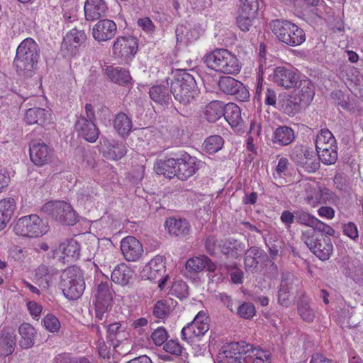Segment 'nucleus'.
Wrapping results in <instances>:
<instances>
[{
    "label": "nucleus",
    "mask_w": 363,
    "mask_h": 363,
    "mask_svg": "<svg viewBox=\"0 0 363 363\" xmlns=\"http://www.w3.org/2000/svg\"><path fill=\"white\" fill-rule=\"evenodd\" d=\"M129 333L127 330L125 323H113L110 324L107 329V338L114 348L119 346V344L127 340Z\"/></svg>",
    "instance_id": "obj_29"
},
{
    "label": "nucleus",
    "mask_w": 363,
    "mask_h": 363,
    "mask_svg": "<svg viewBox=\"0 0 363 363\" xmlns=\"http://www.w3.org/2000/svg\"><path fill=\"white\" fill-rule=\"evenodd\" d=\"M171 91L179 102L189 104L197 94L196 83L194 77L186 72H181L171 84Z\"/></svg>",
    "instance_id": "obj_8"
},
{
    "label": "nucleus",
    "mask_w": 363,
    "mask_h": 363,
    "mask_svg": "<svg viewBox=\"0 0 363 363\" xmlns=\"http://www.w3.org/2000/svg\"><path fill=\"white\" fill-rule=\"evenodd\" d=\"M24 120L28 125H39L43 126L50 123L51 113L49 111L42 108H30L25 113Z\"/></svg>",
    "instance_id": "obj_28"
},
{
    "label": "nucleus",
    "mask_w": 363,
    "mask_h": 363,
    "mask_svg": "<svg viewBox=\"0 0 363 363\" xmlns=\"http://www.w3.org/2000/svg\"><path fill=\"white\" fill-rule=\"evenodd\" d=\"M226 121L232 126L237 127L242 121L240 107L235 104L230 103L224 108L223 116Z\"/></svg>",
    "instance_id": "obj_43"
},
{
    "label": "nucleus",
    "mask_w": 363,
    "mask_h": 363,
    "mask_svg": "<svg viewBox=\"0 0 363 363\" xmlns=\"http://www.w3.org/2000/svg\"><path fill=\"white\" fill-rule=\"evenodd\" d=\"M272 31L282 43L298 46L306 40L303 30L296 24L285 20H275L270 23Z\"/></svg>",
    "instance_id": "obj_6"
},
{
    "label": "nucleus",
    "mask_w": 363,
    "mask_h": 363,
    "mask_svg": "<svg viewBox=\"0 0 363 363\" xmlns=\"http://www.w3.org/2000/svg\"><path fill=\"white\" fill-rule=\"evenodd\" d=\"M169 292L180 299L186 298L189 294L188 286L184 281H176L172 285Z\"/></svg>",
    "instance_id": "obj_53"
},
{
    "label": "nucleus",
    "mask_w": 363,
    "mask_h": 363,
    "mask_svg": "<svg viewBox=\"0 0 363 363\" xmlns=\"http://www.w3.org/2000/svg\"><path fill=\"white\" fill-rule=\"evenodd\" d=\"M100 143L104 156L108 160H120L126 153V147L123 143L103 138Z\"/></svg>",
    "instance_id": "obj_24"
},
{
    "label": "nucleus",
    "mask_w": 363,
    "mask_h": 363,
    "mask_svg": "<svg viewBox=\"0 0 363 363\" xmlns=\"http://www.w3.org/2000/svg\"><path fill=\"white\" fill-rule=\"evenodd\" d=\"M43 325L50 333H57L61 327L58 318L53 314H47L43 319Z\"/></svg>",
    "instance_id": "obj_52"
},
{
    "label": "nucleus",
    "mask_w": 363,
    "mask_h": 363,
    "mask_svg": "<svg viewBox=\"0 0 363 363\" xmlns=\"http://www.w3.org/2000/svg\"><path fill=\"white\" fill-rule=\"evenodd\" d=\"M113 126L119 135H125L132 130V121L126 114L120 113L115 118Z\"/></svg>",
    "instance_id": "obj_47"
},
{
    "label": "nucleus",
    "mask_w": 363,
    "mask_h": 363,
    "mask_svg": "<svg viewBox=\"0 0 363 363\" xmlns=\"http://www.w3.org/2000/svg\"><path fill=\"white\" fill-rule=\"evenodd\" d=\"M177 177L181 180H186L194 175L198 169L196 159L184 153L177 158Z\"/></svg>",
    "instance_id": "obj_25"
},
{
    "label": "nucleus",
    "mask_w": 363,
    "mask_h": 363,
    "mask_svg": "<svg viewBox=\"0 0 363 363\" xmlns=\"http://www.w3.org/2000/svg\"><path fill=\"white\" fill-rule=\"evenodd\" d=\"M163 348L167 352L177 356L181 355L183 350V347L179 342L173 340L167 342Z\"/></svg>",
    "instance_id": "obj_63"
},
{
    "label": "nucleus",
    "mask_w": 363,
    "mask_h": 363,
    "mask_svg": "<svg viewBox=\"0 0 363 363\" xmlns=\"http://www.w3.org/2000/svg\"><path fill=\"white\" fill-rule=\"evenodd\" d=\"M298 83V86L294 91L293 94L297 96L304 106H307L313 99L315 95L314 86L309 79H299Z\"/></svg>",
    "instance_id": "obj_31"
},
{
    "label": "nucleus",
    "mask_w": 363,
    "mask_h": 363,
    "mask_svg": "<svg viewBox=\"0 0 363 363\" xmlns=\"http://www.w3.org/2000/svg\"><path fill=\"white\" fill-rule=\"evenodd\" d=\"M177 159L169 158L165 160H160L155 166V172L158 174H163L167 177H177Z\"/></svg>",
    "instance_id": "obj_42"
},
{
    "label": "nucleus",
    "mask_w": 363,
    "mask_h": 363,
    "mask_svg": "<svg viewBox=\"0 0 363 363\" xmlns=\"http://www.w3.org/2000/svg\"><path fill=\"white\" fill-rule=\"evenodd\" d=\"M56 274L55 269L45 265L40 266L36 271V277L40 287L48 288Z\"/></svg>",
    "instance_id": "obj_46"
},
{
    "label": "nucleus",
    "mask_w": 363,
    "mask_h": 363,
    "mask_svg": "<svg viewBox=\"0 0 363 363\" xmlns=\"http://www.w3.org/2000/svg\"><path fill=\"white\" fill-rule=\"evenodd\" d=\"M220 89L226 94L235 95L241 101L247 100L250 94L243 84L231 77H222L218 81Z\"/></svg>",
    "instance_id": "obj_15"
},
{
    "label": "nucleus",
    "mask_w": 363,
    "mask_h": 363,
    "mask_svg": "<svg viewBox=\"0 0 363 363\" xmlns=\"http://www.w3.org/2000/svg\"><path fill=\"white\" fill-rule=\"evenodd\" d=\"M294 190L298 196L303 199L306 204L313 208L320 204L326 203L332 199V192L320 187L316 182L302 180L295 186Z\"/></svg>",
    "instance_id": "obj_4"
},
{
    "label": "nucleus",
    "mask_w": 363,
    "mask_h": 363,
    "mask_svg": "<svg viewBox=\"0 0 363 363\" xmlns=\"http://www.w3.org/2000/svg\"><path fill=\"white\" fill-rule=\"evenodd\" d=\"M169 307L164 301H159L156 303L153 314L158 318H164L169 313Z\"/></svg>",
    "instance_id": "obj_59"
},
{
    "label": "nucleus",
    "mask_w": 363,
    "mask_h": 363,
    "mask_svg": "<svg viewBox=\"0 0 363 363\" xmlns=\"http://www.w3.org/2000/svg\"><path fill=\"white\" fill-rule=\"evenodd\" d=\"M245 250V244L235 240H227L221 247V252L223 254L234 259L241 257Z\"/></svg>",
    "instance_id": "obj_40"
},
{
    "label": "nucleus",
    "mask_w": 363,
    "mask_h": 363,
    "mask_svg": "<svg viewBox=\"0 0 363 363\" xmlns=\"http://www.w3.org/2000/svg\"><path fill=\"white\" fill-rule=\"evenodd\" d=\"M121 250L125 260L136 262L144 252L142 243L133 236H126L121 241Z\"/></svg>",
    "instance_id": "obj_16"
},
{
    "label": "nucleus",
    "mask_w": 363,
    "mask_h": 363,
    "mask_svg": "<svg viewBox=\"0 0 363 363\" xmlns=\"http://www.w3.org/2000/svg\"><path fill=\"white\" fill-rule=\"evenodd\" d=\"M218 359L220 363H271L268 352L243 341L223 345Z\"/></svg>",
    "instance_id": "obj_1"
},
{
    "label": "nucleus",
    "mask_w": 363,
    "mask_h": 363,
    "mask_svg": "<svg viewBox=\"0 0 363 363\" xmlns=\"http://www.w3.org/2000/svg\"><path fill=\"white\" fill-rule=\"evenodd\" d=\"M208 319L205 312H199L194 320L182 330V338L190 342L199 339L209 329Z\"/></svg>",
    "instance_id": "obj_14"
},
{
    "label": "nucleus",
    "mask_w": 363,
    "mask_h": 363,
    "mask_svg": "<svg viewBox=\"0 0 363 363\" xmlns=\"http://www.w3.org/2000/svg\"><path fill=\"white\" fill-rule=\"evenodd\" d=\"M292 158L301 167L308 172H315L319 169L320 162L316 155L310 150H300L293 153Z\"/></svg>",
    "instance_id": "obj_22"
},
{
    "label": "nucleus",
    "mask_w": 363,
    "mask_h": 363,
    "mask_svg": "<svg viewBox=\"0 0 363 363\" xmlns=\"http://www.w3.org/2000/svg\"><path fill=\"white\" fill-rule=\"evenodd\" d=\"M15 330L11 327H4L0 337V348L4 355H9L14 351L16 346Z\"/></svg>",
    "instance_id": "obj_32"
},
{
    "label": "nucleus",
    "mask_w": 363,
    "mask_h": 363,
    "mask_svg": "<svg viewBox=\"0 0 363 363\" xmlns=\"http://www.w3.org/2000/svg\"><path fill=\"white\" fill-rule=\"evenodd\" d=\"M224 104L218 100H214L208 104L204 108V116L211 123L220 119L224 114Z\"/></svg>",
    "instance_id": "obj_41"
},
{
    "label": "nucleus",
    "mask_w": 363,
    "mask_h": 363,
    "mask_svg": "<svg viewBox=\"0 0 363 363\" xmlns=\"http://www.w3.org/2000/svg\"><path fill=\"white\" fill-rule=\"evenodd\" d=\"M335 138L330 131L327 129L321 130L315 138V149H321L325 146L329 147V145L335 144Z\"/></svg>",
    "instance_id": "obj_50"
},
{
    "label": "nucleus",
    "mask_w": 363,
    "mask_h": 363,
    "mask_svg": "<svg viewBox=\"0 0 363 363\" xmlns=\"http://www.w3.org/2000/svg\"><path fill=\"white\" fill-rule=\"evenodd\" d=\"M40 53L38 44L32 38L23 40L16 50L13 65L19 75L30 77L36 69Z\"/></svg>",
    "instance_id": "obj_2"
},
{
    "label": "nucleus",
    "mask_w": 363,
    "mask_h": 363,
    "mask_svg": "<svg viewBox=\"0 0 363 363\" xmlns=\"http://www.w3.org/2000/svg\"><path fill=\"white\" fill-rule=\"evenodd\" d=\"M30 158L37 166L48 164L52 158V150L40 140H33L30 145Z\"/></svg>",
    "instance_id": "obj_20"
},
{
    "label": "nucleus",
    "mask_w": 363,
    "mask_h": 363,
    "mask_svg": "<svg viewBox=\"0 0 363 363\" xmlns=\"http://www.w3.org/2000/svg\"><path fill=\"white\" fill-rule=\"evenodd\" d=\"M106 73L111 82L120 85H127L131 81L128 71L119 67H108Z\"/></svg>",
    "instance_id": "obj_39"
},
{
    "label": "nucleus",
    "mask_w": 363,
    "mask_h": 363,
    "mask_svg": "<svg viewBox=\"0 0 363 363\" xmlns=\"http://www.w3.org/2000/svg\"><path fill=\"white\" fill-rule=\"evenodd\" d=\"M116 31L117 26L114 21L101 19L93 26L92 36L98 42H104L112 39Z\"/></svg>",
    "instance_id": "obj_21"
},
{
    "label": "nucleus",
    "mask_w": 363,
    "mask_h": 363,
    "mask_svg": "<svg viewBox=\"0 0 363 363\" xmlns=\"http://www.w3.org/2000/svg\"><path fill=\"white\" fill-rule=\"evenodd\" d=\"M165 272L164 257L156 256L143 268L140 273L142 278L158 282V287L162 290L168 278V275L165 274Z\"/></svg>",
    "instance_id": "obj_12"
},
{
    "label": "nucleus",
    "mask_w": 363,
    "mask_h": 363,
    "mask_svg": "<svg viewBox=\"0 0 363 363\" xmlns=\"http://www.w3.org/2000/svg\"><path fill=\"white\" fill-rule=\"evenodd\" d=\"M318 158L326 165H330L335 163L337 160V144L329 145L321 149H316Z\"/></svg>",
    "instance_id": "obj_45"
},
{
    "label": "nucleus",
    "mask_w": 363,
    "mask_h": 363,
    "mask_svg": "<svg viewBox=\"0 0 363 363\" xmlns=\"http://www.w3.org/2000/svg\"><path fill=\"white\" fill-rule=\"evenodd\" d=\"M15 209L16 202L13 199L8 198L0 201V230L9 222Z\"/></svg>",
    "instance_id": "obj_37"
},
{
    "label": "nucleus",
    "mask_w": 363,
    "mask_h": 363,
    "mask_svg": "<svg viewBox=\"0 0 363 363\" xmlns=\"http://www.w3.org/2000/svg\"><path fill=\"white\" fill-rule=\"evenodd\" d=\"M150 98L157 104H166L169 101L168 90L164 86H154L150 89Z\"/></svg>",
    "instance_id": "obj_48"
},
{
    "label": "nucleus",
    "mask_w": 363,
    "mask_h": 363,
    "mask_svg": "<svg viewBox=\"0 0 363 363\" xmlns=\"http://www.w3.org/2000/svg\"><path fill=\"white\" fill-rule=\"evenodd\" d=\"M76 129L79 135L89 143L96 142L100 133L95 123L88 121L84 116L77 120Z\"/></svg>",
    "instance_id": "obj_26"
},
{
    "label": "nucleus",
    "mask_w": 363,
    "mask_h": 363,
    "mask_svg": "<svg viewBox=\"0 0 363 363\" xmlns=\"http://www.w3.org/2000/svg\"><path fill=\"white\" fill-rule=\"evenodd\" d=\"M264 254V251L257 247H252L248 249L245 252L244 260L246 269L252 271L257 268Z\"/></svg>",
    "instance_id": "obj_44"
},
{
    "label": "nucleus",
    "mask_w": 363,
    "mask_h": 363,
    "mask_svg": "<svg viewBox=\"0 0 363 363\" xmlns=\"http://www.w3.org/2000/svg\"><path fill=\"white\" fill-rule=\"evenodd\" d=\"M18 333L21 335L19 345L23 349L32 347L35 343L37 331L30 323H23L18 328Z\"/></svg>",
    "instance_id": "obj_33"
},
{
    "label": "nucleus",
    "mask_w": 363,
    "mask_h": 363,
    "mask_svg": "<svg viewBox=\"0 0 363 363\" xmlns=\"http://www.w3.org/2000/svg\"><path fill=\"white\" fill-rule=\"evenodd\" d=\"M60 287L64 296L69 300L78 299L85 289V281L82 270L77 266L65 269L61 274Z\"/></svg>",
    "instance_id": "obj_5"
},
{
    "label": "nucleus",
    "mask_w": 363,
    "mask_h": 363,
    "mask_svg": "<svg viewBox=\"0 0 363 363\" xmlns=\"http://www.w3.org/2000/svg\"><path fill=\"white\" fill-rule=\"evenodd\" d=\"M186 269L191 273H199L204 269L213 272L216 269V265L207 256L201 255L189 259L186 263Z\"/></svg>",
    "instance_id": "obj_30"
},
{
    "label": "nucleus",
    "mask_w": 363,
    "mask_h": 363,
    "mask_svg": "<svg viewBox=\"0 0 363 363\" xmlns=\"http://www.w3.org/2000/svg\"><path fill=\"white\" fill-rule=\"evenodd\" d=\"M224 141L223 139L217 135L208 137L203 143L204 149L210 154L216 153L220 150Z\"/></svg>",
    "instance_id": "obj_51"
},
{
    "label": "nucleus",
    "mask_w": 363,
    "mask_h": 363,
    "mask_svg": "<svg viewBox=\"0 0 363 363\" xmlns=\"http://www.w3.org/2000/svg\"><path fill=\"white\" fill-rule=\"evenodd\" d=\"M112 255L111 252L104 248L98 249L93 257L94 264L97 269L99 267H109L111 262Z\"/></svg>",
    "instance_id": "obj_49"
},
{
    "label": "nucleus",
    "mask_w": 363,
    "mask_h": 363,
    "mask_svg": "<svg viewBox=\"0 0 363 363\" xmlns=\"http://www.w3.org/2000/svg\"><path fill=\"white\" fill-rule=\"evenodd\" d=\"M257 0H240L241 13L256 16L258 11Z\"/></svg>",
    "instance_id": "obj_56"
},
{
    "label": "nucleus",
    "mask_w": 363,
    "mask_h": 363,
    "mask_svg": "<svg viewBox=\"0 0 363 363\" xmlns=\"http://www.w3.org/2000/svg\"><path fill=\"white\" fill-rule=\"evenodd\" d=\"M87 36L83 30L72 28L67 33L62 43V50L68 55H76L78 49L83 45Z\"/></svg>",
    "instance_id": "obj_19"
},
{
    "label": "nucleus",
    "mask_w": 363,
    "mask_h": 363,
    "mask_svg": "<svg viewBox=\"0 0 363 363\" xmlns=\"http://www.w3.org/2000/svg\"><path fill=\"white\" fill-rule=\"evenodd\" d=\"M42 210L56 220L68 225H73L77 221L76 214L72 207L65 201L48 202L44 204Z\"/></svg>",
    "instance_id": "obj_9"
},
{
    "label": "nucleus",
    "mask_w": 363,
    "mask_h": 363,
    "mask_svg": "<svg viewBox=\"0 0 363 363\" xmlns=\"http://www.w3.org/2000/svg\"><path fill=\"white\" fill-rule=\"evenodd\" d=\"M114 291L109 281H101L98 284L94 291V303L95 306L96 315L100 320H103L104 315L112 307Z\"/></svg>",
    "instance_id": "obj_11"
},
{
    "label": "nucleus",
    "mask_w": 363,
    "mask_h": 363,
    "mask_svg": "<svg viewBox=\"0 0 363 363\" xmlns=\"http://www.w3.org/2000/svg\"><path fill=\"white\" fill-rule=\"evenodd\" d=\"M345 274L356 282L361 281L363 280V267L361 266H353L351 268L347 269Z\"/></svg>",
    "instance_id": "obj_64"
},
{
    "label": "nucleus",
    "mask_w": 363,
    "mask_h": 363,
    "mask_svg": "<svg viewBox=\"0 0 363 363\" xmlns=\"http://www.w3.org/2000/svg\"><path fill=\"white\" fill-rule=\"evenodd\" d=\"M294 292L292 281L289 279L281 280L278 292V301L285 307H289L294 301Z\"/></svg>",
    "instance_id": "obj_34"
},
{
    "label": "nucleus",
    "mask_w": 363,
    "mask_h": 363,
    "mask_svg": "<svg viewBox=\"0 0 363 363\" xmlns=\"http://www.w3.org/2000/svg\"><path fill=\"white\" fill-rule=\"evenodd\" d=\"M256 16H251L250 14L242 13L238 18L237 23L240 29L242 31H248L252 26V21Z\"/></svg>",
    "instance_id": "obj_61"
},
{
    "label": "nucleus",
    "mask_w": 363,
    "mask_h": 363,
    "mask_svg": "<svg viewBox=\"0 0 363 363\" xmlns=\"http://www.w3.org/2000/svg\"><path fill=\"white\" fill-rule=\"evenodd\" d=\"M13 230L18 236L36 238L48 231V225L38 215L30 214L18 218L13 224Z\"/></svg>",
    "instance_id": "obj_7"
},
{
    "label": "nucleus",
    "mask_w": 363,
    "mask_h": 363,
    "mask_svg": "<svg viewBox=\"0 0 363 363\" xmlns=\"http://www.w3.org/2000/svg\"><path fill=\"white\" fill-rule=\"evenodd\" d=\"M294 130L286 125H281L276 128L272 135V143L279 146L289 145L294 140Z\"/></svg>",
    "instance_id": "obj_35"
},
{
    "label": "nucleus",
    "mask_w": 363,
    "mask_h": 363,
    "mask_svg": "<svg viewBox=\"0 0 363 363\" xmlns=\"http://www.w3.org/2000/svg\"><path fill=\"white\" fill-rule=\"evenodd\" d=\"M298 311L301 318L307 322H312L315 318V312L305 301H301L298 305Z\"/></svg>",
    "instance_id": "obj_55"
},
{
    "label": "nucleus",
    "mask_w": 363,
    "mask_h": 363,
    "mask_svg": "<svg viewBox=\"0 0 363 363\" xmlns=\"http://www.w3.org/2000/svg\"><path fill=\"white\" fill-rule=\"evenodd\" d=\"M108 7L104 0H86L84 11L86 21H93L105 16Z\"/></svg>",
    "instance_id": "obj_27"
},
{
    "label": "nucleus",
    "mask_w": 363,
    "mask_h": 363,
    "mask_svg": "<svg viewBox=\"0 0 363 363\" xmlns=\"http://www.w3.org/2000/svg\"><path fill=\"white\" fill-rule=\"evenodd\" d=\"M302 240L320 260H327L330 258L333 250V245L330 238L318 239L313 230H308L303 233Z\"/></svg>",
    "instance_id": "obj_10"
},
{
    "label": "nucleus",
    "mask_w": 363,
    "mask_h": 363,
    "mask_svg": "<svg viewBox=\"0 0 363 363\" xmlns=\"http://www.w3.org/2000/svg\"><path fill=\"white\" fill-rule=\"evenodd\" d=\"M80 247L75 240H69L60 244L52 250V257L63 262L76 260L79 256Z\"/></svg>",
    "instance_id": "obj_17"
},
{
    "label": "nucleus",
    "mask_w": 363,
    "mask_h": 363,
    "mask_svg": "<svg viewBox=\"0 0 363 363\" xmlns=\"http://www.w3.org/2000/svg\"><path fill=\"white\" fill-rule=\"evenodd\" d=\"M303 106L304 105L299 101L297 96L293 94L284 93L279 96L277 109L289 116H295Z\"/></svg>",
    "instance_id": "obj_23"
},
{
    "label": "nucleus",
    "mask_w": 363,
    "mask_h": 363,
    "mask_svg": "<svg viewBox=\"0 0 363 363\" xmlns=\"http://www.w3.org/2000/svg\"><path fill=\"white\" fill-rule=\"evenodd\" d=\"M255 308L250 303H242L237 310L238 315L245 319L252 318L255 315Z\"/></svg>",
    "instance_id": "obj_57"
},
{
    "label": "nucleus",
    "mask_w": 363,
    "mask_h": 363,
    "mask_svg": "<svg viewBox=\"0 0 363 363\" xmlns=\"http://www.w3.org/2000/svg\"><path fill=\"white\" fill-rule=\"evenodd\" d=\"M264 71V60L262 51H260L259 65V75L257 79V84L256 88L255 98L259 101L261 99V92L263 90V77L262 74Z\"/></svg>",
    "instance_id": "obj_58"
},
{
    "label": "nucleus",
    "mask_w": 363,
    "mask_h": 363,
    "mask_svg": "<svg viewBox=\"0 0 363 363\" xmlns=\"http://www.w3.org/2000/svg\"><path fill=\"white\" fill-rule=\"evenodd\" d=\"M203 61L209 69L225 74L236 75L242 67L236 55L223 48H217L206 54Z\"/></svg>",
    "instance_id": "obj_3"
},
{
    "label": "nucleus",
    "mask_w": 363,
    "mask_h": 363,
    "mask_svg": "<svg viewBox=\"0 0 363 363\" xmlns=\"http://www.w3.org/2000/svg\"><path fill=\"white\" fill-rule=\"evenodd\" d=\"M138 51V42L132 36L118 37L113 45V53L116 57L128 58L134 56Z\"/></svg>",
    "instance_id": "obj_18"
},
{
    "label": "nucleus",
    "mask_w": 363,
    "mask_h": 363,
    "mask_svg": "<svg viewBox=\"0 0 363 363\" xmlns=\"http://www.w3.org/2000/svg\"><path fill=\"white\" fill-rule=\"evenodd\" d=\"M133 275V270L125 264H120L116 266L111 274V280L119 285L125 286Z\"/></svg>",
    "instance_id": "obj_38"
},
{
    "label": "nucleus",
    "mask_w": 363,
    "mask_h": 363,
    "mask_svg": "<svg viewBox=\"0 0 363 363\" xmlns=\"http://www.w3.org/2000/svg\"><path fill=\"white\" fill-rule=\"evenodd\" d=\"M269 79L277 86L290 89L297 86L299 81V72L293 67L279 66L273 69L269 76Z\"/></svg>",
    "instance_id": "obj_13"
},
{
    "label": "nucleus",
    "mask_w": 363,
    "mask_h": 363,
    "mask_svg": "<svg viewBox=\"0 0 363 363\" xmlns=\"http://www.w3.org/2000/svg\"><path fill=\"white\" fill-rule=\"evenodd\" d=\"M344 235L352 240H357L359 238V233L357 225L353 222H347L342 225Z\"/></svg>",
    "instance_id": "obj_60"
},
{
    "label": "nucleus",
    "mask_w": 363,
    "mask_h": 363,
    "mask_svg": "<svg viewBox=\"0 0 363 363\" xmlns=\"http://www.w3.org/2000/svg\"><path fill=\"white\" fill-rule=\"evenodd\" d=\"M137 24L138 27L147 34H152L155 31V26L148 17L139 18Z\"/></svg>",
    "instance_id": "obj_62"
},
{
    "label": "nucleus",
    "mask_w": 363,
    "mask_h": 363,
    "mask_svg": "<svg viewBox=\"0 0 363 363\" xmlns=\"http://www.w3.org/2000/svg\"><path fill=\"white\" fill-rule=\"evenodd\" d=\"M167 232L174 236H184L190 231V226L186 220L169 218L165 222Z\"/></svg>",
    "instance_id": "obj_36"
},
{
    "label": "nucleus",
    "mask_w": 363,
    "mask_h": 363,
    "mask_svg": "<svg viewBox=\"0 0 363 363\" xmlns=\"http://www.w3.org/2000/svg\"><path fill=\"white\" fill-rule=\"evenodd\" d=\"M295 219L301 225L313 228L317 218L302 210L295 211Z\"/></svg>",
    "instance_id": "obj_54"
}]
</instances>
